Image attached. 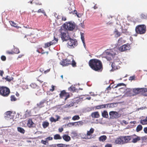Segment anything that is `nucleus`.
Instances as JSON below:
<instances>
[{"label":"nucleus","mask_w":147,"mask_h":147,"mask_svg":"<svg viewBox=\"0 0 147 147\" xmlns=\"http://www.w3.org/2000/svg\"><path fill=\"white\" fill-rule=\"evenodd\" d=\"M14 52L15 53H20V51L17 48H15L14 49Z\"/></svg>","instance_id":"nucleus-45"},{"label":"nucleus","mask_w":147,"mask_h":147,"mask_svg":"<svg viewBox=\"0 0 147 147\" xmlns=\"http://www.w3.org/2000/svg\"><path fill=\"white\" fill-rule=\"evenodd\" d=\"M67 47L71 49L74 48L78 45V42L76 39L70 38L67 43Z\"/></svg>","instance_id":"nucleus-7"},{"label":"nucleus","mask_w":147,"mask_h":147,"mask_svg":"<svg viewBox=\"0 0 147 147\" xmlns=\"http://www.w3.org/2000/svg\"><path fill=\"white\" fill-rule=\"evenodd\" d=\"M50 120L51 122H56V119H54V118L53 117H51L50 118Z\"/></svg>","instance_id":"nucleus-44"},{"label":"nucleus","mask_w":147,"mask_h":147,"mask_svg":"<svg viewBox=\"0 0 147 147\" xmlns=\"http://www.w3.org/2000/svg\"><path fill=\"white\" fill-rule=\"evenodd\" d=\"M94 129L93 128H91L90 131H87L86 135L87 136H90L94 132Z\"/></svg>","instance_id":"nucleus-27"},{"label":"nucleus","mask_w":147,"mask_h":147,"mask_svg":"<svg viewBox=\"0 0 147 147\" xmlns=\"http://www.w3.org/2000/svg\"><path fill=\"white\" fill-rule=\"evenodd\" d=\"M55 117H57V119H56V120L57 121H58V120L59 119H60V117L58 115H55Z\"/></svg>","instance_id":"nucleus-63"},{"label":"nucleus","mask_w":147,"mask_h":147,"mask_svg":"<svg viewBox=\"0 0 147 147\" xmlns=\"http://www.w3.org/2000/svg\"><path fill=\"white\" fill-rule=\"evenodd\" d=\"M107 138L106 136L103 135L100 136L99 138V140L100 142H103L105 141L107 139Z\"/></svg>","instance_id":"nucleus-23"},{"label":"nucleus","mask_w":147,"mask_h":147,"mask_svg":"<svg viewBox=\"0 0 147 147\" xmlns=\"http://www.w3.org/2000/svg\"><path fill=\"white\" fill-rule=\"evenodd\" d=\"M142 128V126L140 125H138L137 127L136 130L137 132H138L141 130Z\"/></svg>","instance_id":"nucleus-32"},{"label":"nucleus","mask_w":147,"mask_h":147,"mask_svg":"<svg viewBox=\"0 0 147 147\" xmlns=\"http://www.w3.org/2000/svg\"><path fill=\"white\" fill-rule=\"evenodd\" d=\"M27 125L29 127H34L35 126V124L33 122L31 119H29L28 120Z\"/></svg>","instance_id":"nucleus-17"},{"label":"nucleus","mask_w":147,"mask_h":147,"mask_svg":"<svg viewBox=\"0 0 147 147\" xmlns=\"http://www.w3.org/2000/svg\"><path fill=\"white\" fill-rule=\"evenodd\" d=\"M10 23L11 25L12 26H13L16 28H18L19 27H18L17 26H15L14 25H16V24L14 22L11 21Z\"/></svg>","instance_id":"nucleus-40"},{"label":"nucleus","mask_w":147,"mask_h":147,"mask_svg":"<svg viewBox=\"0 0 147 147\" xmlns=\"http://www.w3.org/2000/svg\"><path fill=\"white\" fill-rule=\"evenodd\" d=\"M141 92H147V88H140Z\"/></svg>","instance_id":"nucleus-50"},{"label":"nucleus","mask_w":147,"mask_h":147,"mask_svg":"<svg viewBox=\"0 0 147 147\" xmlns=\"http://www.w3.org/2000/svg\"><path fill=\"white\" fill-rule=\"evenodd\" d=\"M54 90V86L52 85V88L50 89V91H53Z\"/></svg>","instance_id":"nucleus-64"},{"label":"nucleus","mask_w":147,"mask_h":147,"mask_svg":"<svg viewBox=\"0 0 147 147\" xmlns=\"http://www.w3.org/2000/svg\"><path fill=\"white\" fill-rule=\"evenodd\" d=\"M146 30V27L144 24L138 25L136 26L135 28L136 33L141 34H145Z\"/></svg>","instance_id":"nucleus-3"},{"label":"nucleus","mask_w":147,"mask_h":147,"mask_svg":"<svg viewBox=\"0 0 147 147\" xmlns=\"http://www.w3.org/2000/svg\"><path fill=\"white\" fill-rule=\"evenodd\" d=\"M76 123L78 125H81L83 124V122L81 121H79L78 122H76Z\"/></svg>","instance_id":"nucleus-56"},{"label":"nucleus","mask_w":147,"mask_h":147,"mask_svg":"<svg viewBox=\"0 0 147 147\" xmlns=\"http://www.w3.org/2000/svg\"><path fill=\"white\" fill-rule=\"evenodd\" d=\"M112 147V145L111 144H107L105 146V147Z\"/></svg>","instance_id":"nucleus-55"},{"label":"nucleus","mask_w":147,"mask_h":147,"mask_svg":"<svg viewBox=\"0 0 147 147\" xmlns=\"http://www.w3.org/2000/svg\"><path fill=\"white\" fill-rule=\"evenodd\" d=\"M80 118V117L78 115H75L72 117V119L73 120H78Z\"/></svg>","instance_id":"nucleus-38"},{"label":"nucleus","mask_w":147,"mask_h":147,"mask_svg":"<svg viewBox=\"0 0 147 147\" xmlns=\"http://www.w3.org/2000/svg\"><path fill=\"white\" fill-rule=\"evenodd\" d=\"M140 123L143 125L147 124V116L145 119L141 120Z\"/></svg>","instance_id":"nucleus-26"},{"label":"nucleus","mask_w":147,"mask_h":147,"mask_svg":"<svg viewBox=\"0 0 147 147\" xmlns=\"http://www.w3.org/2000/svg\"><path fill=\"white\" fill-rule=\"evenodd\" d=\"M115 142L116 144H123V142L122 141V136L116 138L115 140Z\"/></svg>","instance_id":"nucleus-16"},{"label":"nucleus","mask_w":147,"mask_h":147,"mask_svg":"<svg viewBox=\"0 0 147 147\" xmlns=\"http://www.w3.org/2000/svg\"><path fill=\"white\" fill-rule=\"evenodd\" d=\"M135 77L134 76H132L130 77L129 80H134V79Z\"/></svg>","instance_id":"nucleus-58"},{"label":"nucleus","mask_w":147,"mask_h":147,"mask_svg":"<svg viewBox=\"0 0 147 147\" xmlns=\"http://www.w3.org/2000/svg\"><path fill=\"white\" fill-rule=\"evenodd\" d=\"M112 104H105L106 108H108L111 107Z\"/></svg>","instance_id":"nucleus-47"},{"label":"nucleus","mask_w":147,"mask_h":147,"mask_svg":"<svg viewBox=\"0 0 147 147\" xmlns=\"http://www.w3.org/2000/svg\"><path fill=\"white\" fill-rule=\"evenodd\" d=\"M70 13H73V14H76L78 18H80L82 16V15L79 13H77L76 10H74V11H70L69 12Z\"/></svg>","instance_id":"nucleus-21"},{"label":"nucleus","mask_w":147,"mask_h":147,"mask_svg":"<svg viewBox=\"0 0 147 147\" xmlns=\"http://www.w3.org/2000/svg\"><path fill=\"white\" fill-rule=\"evenodd\" d=\"M114 34L115 37H117L120 35L121 33L117 30H115L114 32Z\"/></svg>","instance_id":"nucleus-28"},{"label":"nucleus","mask_w":147,"mask_h":147,"mask_svg":"<svg viewBox=\"0 0 147 147\" xmlns=\"http://www.w3.org/2000/svg\"><path fill=\"white\" fill-rule=\"evenodd\" d=\"M71 136L72 137H75L77 136V134L75 131H73L71 133Z\"/></svg>","instance_id":"nucleus-41"},{"label":"nucleus","mask_w":147,"mask_h":147,"mask_svg":"<svg viewBox=\"0 0 147 147\" xmlns=\"http://www.w3.org/2000/svg\"><path fill=\"white\" fill-rule=\"evenodd\" d=\"M125 42L124 40L122 38H120L118 40V43L119 44H121Z\"/></svg>","instance_id":"nucleus-37"},{"label":"nucleus","mask_w":147,"mask_h":147,"mask_svg":"<svg viewBox=\"0 0 147 147\" xmlns=\"http://www.w3.org/2000/svg\"><path fill=\"white\" fill-rule=\"evenodd\" d=\"M102 115L103 117L107 118L108 117V115L107 112L104 111L102 113Z\"/></svg>","instance_id":"nucleus-22"},{"label":"nucleus","mask_w":147,"mask_h":147,"mask_svg":"<svg viewBox=\"0 0 147 147\" xmlns=\"http://www.w3.org/2000/svg\"><path fill=\"white\" fill-rule=\"evenodd\" d=\"M60 96L61 98H63L65 100L69 97V95H67L64 90H63L61 92L60 94Z\"/></svg>","instance_id":"nucleus-13"},{"label":"nucleus","mask_w":147,"mask_h":147,"mask_svg":"<svg viewBox=\"0 0 147 147\" xmlns=\"http://www.w3.org/2000/svg\"><path fill=\"white\" fill-rule=\"evenodd\" d=\"M71 7H72V8H69V9L70 10H72V11H74V8H75V7L74 6H72Z\"/></svg>","instance_id":"nucleus-62"},{"label":"nucleus","mask_w":147,"mask_h":147,"mask_svg":"<svg viewBox=\"0 0 147 147\" xmlns=\"http://www.w3.org/2000/svg\"><path fill=\"white\" fill-rule=\"evenodd\" d=\"M71 61L70 60L68 59H63V60L60 62V64L61 65L63 66H67L69 65L70 64Z\"/></svg>","instance_id":"nucleus-12"},{"label":"nucleus","mask_w":147,"mask_h":147,"mask_svg":"<svg viewBox=\"0 0 147 147\" xmlns=\"http://www.w3.org/2000/svg\"><path fill=\"white\" fill-rule=\"evenodd\" d=\"M53 138L51 137H49L45 139V140H53Z\"/></svg>","instance_id":"nucleus-53"},{"label":"nucleus","mask_w":147,"mask_h":147,"mask_svg":"<svg viewBox=\"0 0 147 147\" xmlns=\"http://www.w3.org/2000/svg\"><path fill=\"white\" fill-rule=\"evenodd\" d=\"M51 45L50 42H47L45 44V48H47L49 47V46H50Z\"/></svg>","instance_id":"nucleus-42"},{"label":"nucleus","mask_w":147,"mask_h":147,"mask_svg":"<svg viewBox=\"0 0 147 147\" xmlns=\"http://www.w3.org/2000/svg\"><path fill=\"white\" fill-rule=\"evenodd\" d=\"M141 139H142L143 140H146L147 139V138L146 136H143L140 137Z\"/></svg>","instance_id":"nucleus-57"},{"label":"nucleus","mask_w":147,"mask_h":147,"mask_svg":"<svg viewBox=\"0 0 147 147\" xmlns=\"http://www.w3.org/2000/svg\"><path fill=\"white\" fill-rule=\"evenodd\" d=\"M11 101H15L16 100V98L14 96H11Z\"/></svg>","instance_id":"nucleus-46"},{"label":"nucleus","mask_w":147,"mask_h":147,"mask_svg":"<svg viewBox=\"0 0 147 147\" xmlns=\"http://www.w3.org/2000/svg\"><path fill=\"white\" fill-rule=\"evenodd\" d=\"M73 103H71L69 104H67L66 105H65L64 106V107L65 108L69 107H70L73 106Z\"/></svg>","instance_id":"nucleus-39"},{"label":"nucleus","mask_w":147,"mask_h":147,"mask_svg":"<svg viewBox=\"0 0 147 147\" xmlns=\"http://www.w3.org/2000/svg\"><path fill=\"white\" fill-rule=\"evenodd\" d=\"M49 124V123L47 122H43L42 126L43 128H45L47 127L48 126Z\"/></svg>","instance_id":"nucleus-33"},{"label":"nucleus","mask_w":147,"mask_h":147,"mask_svg":"<svg viewBox=\"0 0 147 147\" xmlns=\"http://www.w3.org/2000/svg\"><path fill=\"white\" fill-rule=\"evenodd\" d=\"M75 123H76V122H75V123H73V122H72V123H69L68 124V125H69V126H70L69 125H75Z\"/></svg>","instance_id":"nucleus-60"},{"label":"nucleus","mask_w":147,"mask_h":147,"mask_svg":"<svg viewBox=\"0 0 147 147\" xmlns=\"http://www.w3.org/2000/svg\"><path fill=\"white\" fill-rule=\"evenodd\" d=\"M90 67L95 71H101L102 66L101 62L99 60L96 59L90 60L89 62Z\"/></svg>","instance_id":"nucleus-1"},{"label":"nucleus","mask_w":147,"mask_h":147,"mask_svg":"<svg viewBox=\"0 0 147 147\" xmlns=\"http://www.w3.org/2000/svg\"><path fill=\"white\" fill-rule=\"evenodd\" d=\"M133 92L136 94H138L141 92L140 88H134L133 89Z\"/></svg>","instance_id":"nucleus-24"},{"label":"nucleus","mask_w":147,"mask_h":147,"mask_svg":"<svg viewBox=\"0 0 147 147\" xmlns=\"http://www.w3.org/2000/svg\"><path fill=\"white\" fill-rule=\"evenodd\" d=\"M110 118L112 119H117L120 117L121 114L116 111H111L109 113Z\"/></svg>","instance_id":"nucleus-8"},{"label":"nucleus","mask_w":147,"mask_h":147,"mask_svg":"<svg viewBox=\"0 0 147 147\" xmlns=\"http://www.w3.org/2000/svg\"><path fill=\"white\" fill-rule=\"evenodd\" d=\"M5 118L6 120L12 119L13 118V116L12 115V112L10 111L6 112L5 114Z\"/></svg>","instance_id":"nucleus-10"},{"label":"nucleus","mask_w":147,"mask_h":147,"mask_svg":"<svg viewBox=\"0 0 147 147\" xmlns=\"http://www.w3.org/2000/svg\"><path fill=\"white\" fill-rule=\"evenodd\" d=\"M124 85V84L123 83H119V84H117V85L116 86H115L114 87V88H117L118 87Z\"/></svg>","instance_id":"nucleus-51"},{"label":"nucleus","mask_w":147,"mask_h":147,"mask_svg":"<svg viewBox=\"0 0 147 147\" xmlns=\"http://www.w3.org/2000/svg\"><path fill=\"white\" fill-rule=\"evenodd\" d=\"M41 143L45 145H46L47 143H48V142L46 140H42L41 141Z\"/></svg>","instance_id":"nucleus-49"},{"label":"nucleus","mask_w":147,"mask_h":147,"mask_svg":"<svg viewBox=\"0 0 147 147\" xmlns=\"http://www.w3.org/2000/svg\"><path fill=\"white\" fill-rule=\"evenodd\" d=\"M57 146L58 147H70V145L63 144H57Z\"/></svg>","instance_id":"nucleus-25"},{"label":"nucleus","mask_w":147,"mask_h":147,"mask_svg":"<svg viewBox=\"0 0 147 147\" xmlns=\"http://www.w3.org/2000/svg\"><path fill=\"white\" fill-rule=\"evenodd\" d=\"M10 93V90L7 88L5 87H0V94L4 96H7Z\"/></svg>","instance_id":"nucleus-5"},{"label":"nucleus","mask_w":147,"mask_h":147,"mask_svg":"<svg viewBox=\"0 0 147 147\" xmlns=\"http://www.w3.org/2000/svg\"><path fill=\"white\" fill-rule=\"evenodd\" d=\"M116 52L115 50L114 49H107L103 52L102 56L108 60H110L114 57Z\"/></svg>","instance_id":"nucleus-2"},{"label":"nucleus","mask_w":147,"mask_h":147,"mask_svg":"<svg viewBox=\"0 0 147 147\" xmlns=\"http://www.w3.org/2000/svg\"><path fill=\"white\" fill-rule=\"evenodd\" d=\"M92 117L93 118H98L99 117L100 115L98 112L93 113L91 114Z\"/></svg>","instance_id":"nucleus-20"},{"label":"nucleus","mask_w":147,"mask_h":147,"mask_svg":"<svg viewBox=\"0 0 147 147\" xmlns=\"http://www.w3.org/2000/svg\"><path fill=\"white\" fill-rule=\"evenodd\" d=\"M131 49L130 45L128 44L124 45L119 48V50L121 52L129 50Z\"/></svg>","instance_id":"nucleus-11"},{"label":"nucleus","mask_w":147,"mask_h":147,"mask_svg":"<svg viewBox=\"0 0 147 147\" xmlns=\"http://www.w3.org/2000/svg\"><path fill=\"white\" fill-rule=\"evenodd\" d=\"M54 138L55 140H60L61 139V137L59 135L56 134L54 135Z\"/></svg>","instance_id":"nucleus-29"},{"label":"nucleus","mask_w":147,"mask_h":147,"mask_svg":"<svg viewBox=\"0 0 147 147\" xmlns=\"http://www.w3.org/2000/svg\"><path fill=\"white\" fill-rule=\"evenodd\" d=\"M63 28L67 30L72 31L75 27V24L72 22H66L63 25Z\"/></svg>","instance_id":"nucleus-6"},{"label":"nucleus","mask_w":147,"mask_h":147,"mask_svg":"<svg viewBox=\"0 0 147 147\" xmlns=\"http://www.w3.org/2000/svg\"><path fill=\"white\" fill-rule=\"evenodd\" d=\"M144 131L146 134L147 133V127H144Z\"/></svg>","instance_id":"nucleus-61"},{"label":"nucleus","mask_w":147,"mask_h":147,"mask_svg":"<svg viewBox=\"0 0 147 147\" xmlns=\"http://www.w3.org/2000/svg\"><path fill=\"white\" fill-rule=\"evenodd\" d=\"M71 65L73 67H75L76 66V63L73 60H72V62L71 63Z\"/></svg>","instance_id":"nucleus-52"},{"label":"nucleus","mask_w":147,"mask_h":147,"mask_svg":"<svg viewBox=\"0 0 147 147\" xmlns=\"http://www.w3.org/2000/svg\"><path fill=\"white\" fill-rule=\"evenodd\" d=\"M38 13H45V11L43 9H40L38 10L37 11Z\"/></svg>","instance_id":"nucleus-43"},{"label":"nucleus","mask_w":147,"mask_h":147,"mask_svg":"<svg viewBox=\"0 0 147 147\" xmlns=\"http://www.w3.org/2000/svg\"><path fill=\"white\" fill-rule=\"evenodd\" d=\"M30 86L32 88H35L36 87L37 85L35 83H32L30 84Z\"/></svg>","instance_id":"nucleus-48"},{"label":"nucleus","mask_w":147,"mask_h":147,"mask_svg":"<svg viewBox=\"0 0 147 147\" xmlns=\"http://www.w3.org/2000/svg\"><path fill=\"white\" fill-rule=\"evenodd\" d=\"M60 32L61 33L60 36L63 41H67L70 38L67 31L64 30L61 28Z\"/></svg>","instance_id":"nucleus-4"},{"label":"nucleus","mask_w":147,"mask_h":147,"mask_svg":"<svg viewBox=\"0 0 147 147\" xmlns=\"http://www.w3.org/2000/svg\"><path fill=\"white\" fill-rule=\"evenodd\" d=\"M131 138H132V142L134 143H136L138 141H139L141 139L140 137L135 135L132 136Z\"/></svg>","instance_id":"nucleus-14"},{"label":"nucleus","mask_w":147,"mask_h":147,"mask_svg":"<svg viewBox=\"0 0 147 147\" xmlns=\"http://www.w3.org/2000/svg\"><path fill=\"white\" fill-rule=\"evenodd\" d=\"M6 79L8 81H10L13 79V78L12 76H7L6 77Z\"/></svg>","instance_id":"nucleus-35"},{"label":"nucleus","mask_w":147,"mask_h":147,"mask_svg":"<svg viewBox=\"0 0 147 147\" xmlns=\"http://www.w3.org/2000/svg\"><path fill=\"white\" fill-rule=\"evenodd\" d=\"M68 90L70 91H74L75 90V88L74 86H71L68 88Z\"/></svg>","instance_id":"nucleus-36"},{"label":"nucleus","mask_w":147,"mask_h":147,"mask_svg":"<svg viewBox=\"0 0 147 147\" xmlns=\"http://www.w3.org/2000/svg\"><path fill=\"white\" fill-rule=\"evenodd\" d=\"M18 130L20 132L24 134L25 132L24 130L22 128L20 127H18Z\"/></svg>","instance_id":"nucleus-34"},{"label":"nucleus","mask_w":147,"mask_h":147,"mask_svg":"<svg viewBox=\"0 0 147 147\" xmlns=\"http://www.w3.org/2000/svg\"><path fill=\"white\" fill-rule=\"evenodd\" d=\"M140 17L142 19H147V14L142 13L140 15Z\"/></svg>","instance_id":"nucleus-31"},{"label":"nucleus","mask_w":147,"mask_h":147,"mask_svg":"<svg viewBox=\"0 0 147 147\" xmlns=\"http://www.w3.org/2000/svg\"><path fill=\"white\" fill-rule=\"evenodd\" d=\"M123 144L128 142L131 139V137L130 136H122Z\"/></svg>","instance_id":"nucleus-15"},{"label":"nucleus","mask_w":147,"mask_h":147,"mask_svg":"<svg viewBox=\"0 0 147 147\" xmlns=\"http://www.w3.org/2000/svg\"><path fill=\"white\" fill-rule=\"evenodd\" d=\"M63 140L66 142H69L71 140L70 137L66 134H64L63 136Z\"/></svg>","instance_id":"nucleus-19"},{"label":"nucleus","mask_w":147,"mask_h":147,"mask_svg":"<svg viewBox=\"0 0 147 147\" xmlns=\"http://www.w3.org/2000/svg\"><path fill=\"white\" fill-rule=\"evenodd\" d=\"M58 39L54 37V39L52 40V41L50 42V43L51 45H53L56 44L57 42Z\"/></svg>","instance_id":"nucleus-30"},{"label":"nucleus","mask_w":147,"mask_h":147,"mask_svg":"<svg viewBox=\"0 0 147 147\" xmlns=\"http://www.w3.org/2000/svg\"><path fill=\"white\" fill-rule=\"evenodd\" d=\"M95 108L97 109H101V105L97 106L95 107Z\"/></svg>","instance_id":"nucleus-59"},{"label":"nucleus","mask_w":147,"mask_h":147,"mask_svg":"<svg viewBox=\"0 0 147 147\" xmlns=\"http://www.w3.org/2000/svg\"><path fill=\"white\" fill-rule=\"evenodd\" d=\"M6 57L4 56H2L1 57V59L2 60L4 61L6 60Z\"/></svg>","instance_id":"nucleus-54"},{"label":"nucleus","mask_w":147,"mask_h":147,"mask_svg":"<svg viewBox=\"0 0 147 147\" xmlns=\"http://www.w3.org/2000/svg\"><path fill=\"white\" fill-rule=\"evenodd\" d=\"M120 63L121 62L119 61V59L114 61L111 65L112 69L111 71H113L114 70L118 69L119 67L118 65L119 64H120Z\"/></svg>","instance_id":"nucleus-9"},{"label":"nucleus","mask_w":147,"mask_h":147,"mask_svg":"<svg viewBox=\"0 0 147 147\" xmlns=\"http://www.w3.org/2000/svg\"><path fill=\"white\" fill-rule=\"evenodd\" d=\"M80 35H81V38L82 42V43L83 44V45L84 47L86 49V45L85 42L84 41V34L83 33L80 32Z\"/></svg>","instance_id":"nucleus-18"}]
</instances>
